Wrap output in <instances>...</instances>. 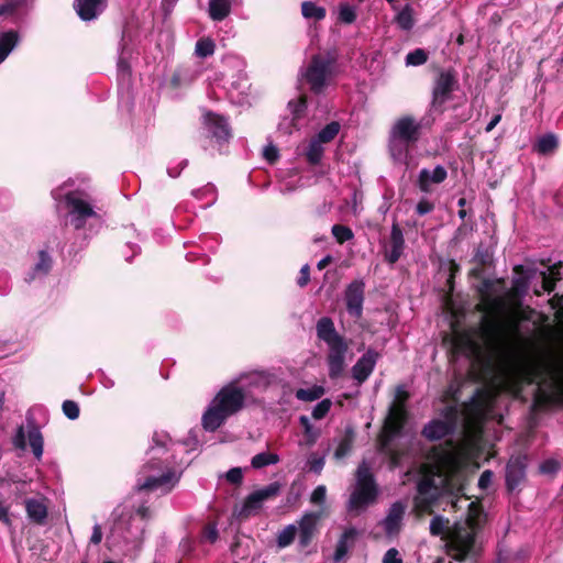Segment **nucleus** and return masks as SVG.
Instances as JSON below:
<instances>
[{
	"instance_id": "obj_32",
	"label": "nucleus",
	"mask_w": 563,
	"mask_h": 563,
	"mask_svg": "<svg viewBox=\"0 0 563 563\" xmlns=\"http://www.w3.org/2000/svg\"><path fill=\"white\" fill-rule=\"evenodd\" d=\"M27 439L34 456L40 459L43 454V435L34 423L29 424Z\"/></svg>"
},
{
	"instance_id": "obj_50",
	"label": "nucleus",
	"mask_w": 563,
	"mask_h": 563,
	"mask_svg": "<svg viewBox=\"0 0 563 563\" xmlns=\"http://www.w3.org/2000/svg\"><path fill=\"white\" fill-rule=\"evenodd\" d=\"M332 401L329 398L322 399L312 410V418L316 420L323 419L330 411Z\"/></svg>"
},
{
	"instance_id": "obj_40",
	"label": "nucleus",
	"mask_w": 563,
	"mask_h": 563,
	"mask_svg": "<svg viewBox=\"0 0 563 563\" xmlns=\"http://www.w3.org/2000/svg\"><path fill=\"white\" fill-rule=\"evenodd\" d=\"M282 487L283 486L279 482H273L267 486L255 490V493L258 498L265 503L267 500L275 499L280 494Z\"/></svg>"
},
{
	"instance_id": "obj_43",
	"label": "nucleus",
	"mask_w": 563,
	"mask_h": 563,
	"mask_svg": "<svg viewBox=\"0 0 563 563\" xmlns=\"http://www.w3.org/2000/svg\"><path fill=\"white\" fill-rule=\"evenodd\" d=\"M214 49L216 44L213 40L210 37H202L197 41L195 52L199 57L206 58L213 55Z\"/></svg>"
},
{
	"instance_id": "obj_25",
	"label": "nucleus",
	"mask_w": 563,
	"mask_h": 563,
	"mask_svg": "<svg viewBox=\"0 0 563 563\" xmlns=\"http://www.w3.org/2000/svg\"><path fill=\"white\" fill-rule=\"evenodd\" d=\"M404 515L405 506L402 503L396 501L390 506L388 514L383 521L386 534L394 536L399 532Z\"/></svg>"
},
{
	"instance_id": "obj_9",
	"label": "nucleus",
	"mask_w": 563,
	"mask_h": 563,
	"mask_svg": "<svg viewBox=\"0 0 563 563\" xmlns=\"http://www.w3.org/2000/svg\"><path fill=\"white\" fill-rule=\"evenodd\" d=\"M451 352L453 355H465L481 363L486 369H493L492 356H485L483 349L473 336L466 332L455 333L451 340Z\"/></svg>"
},
{
	"instance_id": "obj_4",
	"label": "nucleus",
	"mask_w": 563,
	"mask_h": 563,
	"mask_svg": "<svg viewBox=\"0 0 563 563\" xmlns=\"http://www.w3.org/2000/svg\"><path fill=\"white\" fill-rule=\"evenodd\" d=\"M317 338L324 342L329 352L327 354V364L329 368V377L331 379L339 378L345 367V354L349 344L343 335H341L330 317H321L316 324Z\"/></svg>"
},
{
	"instance_id": "obj_12",
	"label": "nucleus",
	"mask_w": 563,
	"mask_h": 563,
	"mask_svg": "<svg viewBox=\"0 0 563 563\" xmlns=\"http://www.w3.org/2000/svg\"><path fill=\"white\" fill-rule=\"evenodd\" d=\"M68 183H64L52 191V196L56 201H64L65 207L69 211H93L91 196L82 189L64 191Z\"/></svg>"
},
{
	"instance_id": "obj_3",
	"label": "nucleus",
	"mask_w": 563,
	"mask_h": 563,
	"mask_svg": "<svg viewBox=\"0 0 563 563\" xmlns=\"http://www.w3.org/2000/svg\"><path fill=\"white\" fill-rule=\"evenodd\" d=\"M245 393L235 384L223 386L212 399L210 406L201 418L206 431L214 432L228 418L236 415L244 408Z\"/></svg>"
},
{
	"instance_id": "obj_51",
	"label": "nucleus",
	"mask_w": 563,
	"mask_h": 563,
	"mask_svg": "<svg viewBox=\"0 0 563 563\" xmlns=\"http://www.w3.org/2000/svg\"><path fill=\"white\" fill-rule=\"evenodd\" d=\"M299 422L305 430V435L307 437V443L310 445L314 444V442L317 441V438H318V433L313 432L309 418L307 416H301L299 418Z\"/></svg>"
},
{
	"instance_id": "obj_10",
	"label": "nucleus",
	"mask_w": 563,
	"mask_h": 563,
	"mask_svg": "<svg viewBox=\"0 0 563 563\" xmlns=\"http://www.w3.org/2000/svg\"><path fill=\"white\" fill-rule=\"evenodd\" d=\"M445 540L449 553L454 560L463 562L474 548L475 533L465 526L455 525L448 530Z\"/></svg>"
},
{
	"instance_id": "obj_14",
	"label": "nucleus",
	"mask_w": 563,
	"mask_h": 563,
	"mask_svg": "<svg viewBox=\"0 0 563 563\" xmlns=\"http://www.w3.org/2000/svg\"><path fill=\"white\" fill-rule=\"evenodd\" d=\"M365 299V283L354 279L344 290V302L347 313L355 320L363 317V303Z\"/></svg>"
},
{
	"instance_id": "obj_63",
	"label": "nucleus",
	"mask_w": 563,
	"mask_h": 563,
	"mask_svg": "<svg viewBox=\"0 0 563 563\" xmlns=\"http://www.w3.org/2000/svg\"><path fill=\"white\" fill-rule=\"evenodd\" d=\"M203 536L210 543H214L219 537V533L214 526L208 525L203 529Z\"/></svg>"
},
{
	"instance_id": "obj_2",
	"label": "nucleus",
	"mask_w": 563,
	"mask_h": 563,
	"mask_svg": "<svg viewBox=\"0 0 563 563\" xmlns=\"http://www.w3.org/2000/svg\"><path fill=\"white\" fill-rule=\"evenodd\" d=\"M430 456L434 464L423 472L417 483V496L413 498L417 515H432L434 507L444 496L451 497L456 506L457 498L463 495V484L456 473L454 454L442 445L433 446Z\"/></svg>"
},
{
	"instance_id": "obj_57",
	"label": "nucleus",
	"mask_w": 563,
	"mask_h": 563,
	"mask_svg": "<svg viewBox=\"0 0 563 563\" xmlns=\"http://www.w3.org/2000/svg\"><path fill=\"white\" fill-rule=\"evenodd\" d=\"M324 463L325 462L323 457L311 454V456L308 460L309 471L316 474H320L323 470Z\"/></svg>"
},
{
	"instance_id": "obj_56",
	"label": "nucleus",
	"mask_w": 563,
	"mask_h": 563,
	"mask_svg": "<svg viewBox=\"0 0 563 563\" xmlns=\"http://www.w3.org/2000/svg\"><path fill=\"white\" fill-rule=\"evenodd\" d=\"M325 497H327L325 486L319 485L313 489V492L310 496V501L316 505H322L325 501Z\"/></svg>"
},
{
	"instance_id": "obj_41",
	"label": "nucleus",
	"mask_w": 563,
	"mask_h": 563,
	"mask_svg": "<svg viewBox=\"0 0 563 563\" xmlns=\"http://www.w3.org/2000/svg\"><path fill=\"white\" fill-rule=\"evenodd\" d=\"M429 59V53L424 48H416L406 55V66H421Z\"/></svg>"
},
{
	"instance_id": "obj_13",
	"label": "nucleus",
	"mask_w": 563,
	"mask_h": 563,
	"mask_svg": "<svg viewBox=\"0 0 563 563\" xmlns=\"http://www.w3.org/2000/svg\"><path fill=\"white\" fill-rule=\"evenodd\" d=\"M422 125L411 115L399 118L391 129V136L407 146L415 145L421 137Z\"/></svg>"
},
{
	"instance_id": "obj_30",
	"label": "nucleus",
	"mask_w": 563,
	"mask_h": 563,
	"mask_svg": "<svg viewBox=\"0 0 563 563\" xmlns=\"http://www.w3.org/2000/svg\"><path fill=\"white\" fill-rule=\"evenodd\" d=\"M230 12V0H209V15L213 21L224 20Z\"/></svg>"
},
{
	"instance_id": "obj_8",
	"label": "nucleus",
	"mask_w": 563,
	"mask_h": 563,
	"mask_svg": "<svg viewBox=\"0 0 563 563\" xmlns=\"http://www.w3.org/2000/svg\"><path fill=\"white\" fill-rule=\"evenodd\" d=\"M540 373L537 372H528L525 375V380L527 384L538 383V388L533 394V400L531 405L532 411H541L549 407L550 405H562L563 406V385L559 379H555L551 386L554 388L553 391H548L541 387L542 384L545 383L544 378H541L540 382L537 378L540 376Z\"/></svg>"
},
{
	"instance_id": "obj_16",
	"label": "nucleus",
	"mask_w": 563,
	"mask_h": 563,
	"mask_svg": "<svg viewBox=\"0 0 563 563\" xmlns=\"http://www.w3.org/2000/svg\"><path fill=\"white\" fill-rule=\"evenodd\" d=\"M203 124L208 134L219 143L227 142L231 137V130L225 117L208 111L203 115Z\"/></svg>"
},
{
	"instance_id": "obj_6",
	"label": "nucleus",
	"mask_w": 563,
	"mask_h": 563,
	"mask_svg": "<svg viewBox=\"0 0 563 563\" xmlns=\"http://www.w3.org/2000/svg\"><path fill=\"white\" fill-rule=\"evenodd\" d=\"M355 487L350 494L346 509L350 514L358 516L378 499L379 488L369 465L363 461L355 472Z\"/></svg>"
},
{
	"instance_id": "obj_17",
	"label": "nucleus",
	"mask_w": 563,
	"mask_h": 563,
	"mask_svg": "<svg viewBox=\"0 0 563 563\" xmlns=\"http://www.w3.org/2000/svg\"><path fill=\"white\" fill-rule=\"evenodd\" d=\"M527 456H511L506 465V486L509 492L515 490L526 478Z\"/></svg>"
},
{
	"instance_id": "obj_37",
	"label": "nucleus",
	"mask_w": 563,
	"mask_h": 563,
	"mask_svg": "<svg viewBox=\"0 0 563 563\" xmlns=\"http://www.w3.org/2000/svg\"><path fill=\"white\" fill-rule=\"evenodd\" d=\"M322 386L314 385L311 388H299L296 390V398L301 401H314L324 395Z\"/></svg>"
},
{
	"instance_id": "obj_11",
	"label": "nucleus",
	"mask_w": 563,
	"mask_h": 563,
	"mask_svg": "<svg viewBox=\"0 0 563 563\" xmlns=\"http://www.w3.org/2000/svg\"><path fill=\"white\" fill-rule=\"evenodd\" d=\"M459 81L454 69L441 70L432 88L431 107L441 109L451 99L452 92L457 88Z\"/></svg>"
},
{
	"instance_id": "obj_15",
	"label": "nucleus",
	"mask_w": 563,
	"mask_h": 563,
	"mask_svg": "<svg viewBox=\"0 0 563 563\" xmlns=\"http://www.w3.org/2000/svg\"><path fill=\"white\" fill-rule=\"evenodd\" d=\"M178 482L176 472L173 468H168L167 472L162 473L158 476L148 475L143 483L137 484L139 492H154L162 489L168 493Z\"/></svg>"
},
{
	"instance_id": "obj_54",
	"label": "nucleus",
	"mask_w": 563,
	"mask_h": 563,
	"mask_svg": "<svg viewBox=\"0 0 563 563\" xmlns=\"http://www.w3.org/2000/svg\"><path fill=\"white\" fill-rule=\"evenodd\" d=\"M540 473L553 475L560 470V463L554 459H548L540 464Z\"/></svg>"
},
{
	"instance_id": "obj_47",
	"label": "nucleus",
	"mask_w": 563,
	"mask_h": 563,
	"mask_svg": "<svg viewBox=\"0 0 563 563\" xmlns=\"http://www.w3.org/2000/svg\"><path fill=\"white\" fill-rule=\"evenodd\" d=\"M332 234L336 242L340 244H343L353 238L352 230L349 227L342 224H334L332 227Z\"/></svg>"
},
{
	"instance_id": "obj_49",
	"label": "nucleus",
	"mask_w": 563,
	"mask_h": 563,
	"mask_svg": "<svg viewBox=\"0 0 563 563\" xmlns=\"http://www.w3.org/2000/svg\"><path fill=\"white\" fill-rule=\"evenodd\" d=\"M63 413L70 420H76L80 415L79 406L74 400H64L62 405Z\"/></svg>"
},
{
	"instance_id": "obj_26",
	"label": "nucleus",
	"mask_w": 563,
	"mask_h": 563,
	"mask_svg": "<svg viewBox=\"0 0 563 563\" xmlns=\"http://www.w3.org/2000/svg\"><path fill=\"white\" fill-rule=\"evenodd\" d=\"M27 517L36 525H44L47 518V507L38 499L29 498L25 500Z\"/></svg>"
},
{
	"instance_id": "obj_33",
	"label": "nucleus",
	"mask_w": 563,
	"mask_h": 563,
	"mask_svg": "<svg viewBox=\"0 0 563 563\" xmlns=\"http://www.w3.org/2000/svg\"><path fill=\"white\" fill-rule=\"evenodd\" d=\"M354 438H355V433H354L353 429L347 428L345 430L342 439L340 440L338 448L335 449L334 457L336 460H341V459L345 457L351 452V450L353 448Z\"/></svg>"
},
{
	"instance_id": "obj_59",
	"label": "nucleus",
	"mask_w": 563,
	"mask_h": 563,
	"mask_svg": "<svg viewBox=\"0 0 563 563\" xmlns=\"http://www.w3.org/2000/svg\"><path fill=\"white\" fill-rule=\"evenodd\" d=\"M383 563H404L402 559L399 556V552L397 549L391 548L386 551Z\"/></svg>"
},
{
	"instance_id": "obj_24",
	"label": "nucleus",
	"mask_w": 563,
	"mask_h": 563,
	"mask_svg": "<svg viewBox=\"0 0 563 563\" xmlns=\"http://www.w3.org/2000/svg\"><path fill=\"white\" fill-rule=\"evenodd\" d=\"M357 536L358 532L354 527L344 530L336 542L333 554V561L335 563H340L345 559L349 551L354 547Z\"/></svg>"
},
{
	"instance_id": "obj_21",
	"label": "nucleus",
	"mask_w": 563,
	"mask_h": 563,
	"mask_svg": "<svg viewBox=\"0 0 563 563\" xmlns=\"http://www.w3.org/2000/svg\"><path fill=\"white\" fill-rule=\"evenodd\" d=\"M108 0H74V10L82 21L97 19L107 8Z\"/></svg>"
},
{
	"instance_id": "obj_18",
	"label": "nucleus",
	"mask_w": 563,
	"mask_h": 563,
	"mask_svg": "<svg viewBox=\"0 0 563 563\" xmlns=\"http://www.w3.org/2000/svg\"><path fill=\"white\" fill-rule=\"evenodd\" d=\"M379 353L373 349H368L353 365L352 377L357 380L358 384H363L373 373Z\"/></svg>"
},
{
	"instance_id": "obj_7",
	"label": "nucleus",
	"mask_w": 563,
	"mask_h": 563,
	"mask_svg": "<svg viewBox=\"0 0 563 563\" xmlns=\"http://www.w3.org/2000/svg\"><path fill=\"white\" fill-rule=\"evenodd\" d=\"M408 420L409 411L407 408L389 406L377 439L380 451L388 450L391 442L402 434Z\"/></svg>"
},
{
	"instance_id": "obj_28",
	"label": "nucleus",
	"mask_w": 563,
	"mask_h": 563,
	"mask_svg": "<svg viewBox=\"0 0 563 563\" xmlns=\"http://www.w3.org/2000/svg\"><path fill=\"white\" fill-rule=\"evenodd\" d=\"M558 148L559 140L553 133H547L540 136L533 145V151L543 156L554 154Z\"/></svg>"
},
{
	"instance_id": "obj_64",
	"label": "nucleus",
	"mask_w": 563,
	"mask_h": 563,
	"mask_svg": "<svg viewBox=\"0 0 563 563\" xmlns=\"http://www.w3.org/2000/svg\"><path fill=\"white\" fill-rule=\"evenodd\" d=\"M492 476H493V472L487 470V471H484L481 476H479V479H478V487L479 488H487L488 485L490 484L492 482Z\"/></svg>"
},
{
	"instance_id": "obj_52",
	"label": "nucleus",
	"mask_w": 563,
	"mask_h": 563,
	"mask_svg": "<svg viewBox=\"0 0 563 563\" xmlns=\"http://www.w3.org/2000/svg\"><path fill=\"white\" fill-rule=\"evenodd\" d=\"M70 219H66L65 224L73 225L76 230L82 229L86 224L87 217L95 216L96 213H70Z\"/></svg>"
},
{
	"instance_id": "obj_27",
	"label": "nucleus",
	"mask_w": 563,
	"mask_h": 563,
	"mask_svg": "<svg viewBox=\"0 0 563 563\" xmlns=\"http://www.w3.org/2000/svg\"><path fill=\"white\" fill-rule=\"evenodd\" d=\"M263 501L258 498L255 492L247 495L243 501L242 507L236 511V516L241 520H245L260 512L263 507Z\"/></svg>"
},
{
	"instance_id": "obj_58",
	"label": "nucleus",
	"mask_w": 563,
	"mask_h": 563,
	"mask_svg": "<svg viewBox=\"0 0 563 563\" xmlns=\"http://www.w3.org/2000/svg\"><path fill=\"white\" fill-rule=\"evenodd\" d=\"M225 478L229 483L240 485L243 481V473L240 467H233L225 474Z\"/></svg>"
},
{
	"instance_id": "obj_61",
	"label": "nucleus",
	"mask_w": 563,
	"mask_h": 563,
	"mask_svg": "<svg viewBox=\"0 0 563 563\" xmlns=\"http://www.w3.org/2000/svg\"><path fill=\"white\" fill-rule=\"evenodd\" d=\"M19 3L14 0H9L2 4H0V16L10 15L15 12Z\"/></svg>"
},
{
	"instance_id": "obj_23",
	"label": "nucleus",
	"mask_w": 563,
	"mask_h": 563,
	"mask_svg": "<svg viewBox=\"0 0 563 563\" xmlns=\"http://www.w3.org/2000/svg\"><path fill=\"white\" fill-rule=\"evenodd\" d=\"M453 432V424L441 419H432L421 430V435L429 441H438Z\"/></svg>"
},
{
	"instance_id": "obj_5",
	"label": "nucleus",
	"mask_w": 563,
	"mask_h": 563,
	"mask_svg": "<svg viewBox=\"0 0 563 563\" xmlns=\"http://www.w3.org/2000/svg\"><path fill=\"white\" fill-rule=\"evenodd\" d=\"M339 54L336 49L313 54L302 73V78L309 86L311 93L322 95L335 76Z\"/></svg>"
},
{
	"instance_id": "obj_34",
	"label": "nucleus",
	"mask_w": 563,
	"mask_h": 563,
	"mask_svg": "<svg viewBox=\"0 0 563 563\" xmlns=\"http://www.w3.org/2000/svg\"><path fill=\"white\" fill-rule=\"evenodd\" d=\"M301 14L306 19L321 21L325 18L327 11L323 7L317 5L312 1H305L301 3Z\"/></svg>"
},
{
	"instance_id": "obj_29",
	"label": "nucleus",
	"mask_w": 563,
	"mask_h": 563,
	"mask_svg": "<svg viewBox=\"0 0 563 563\" xmlns=\"http://www.w3.org/2000/svg\"><path fill=\"white\" fill-rule=\"evenodd\" d=\"M324 154L323 144L316 140L313 136L310 139L308 145L302 152L307 163L311 166H317L321 163Z\"/></svg>"
},
{
	"instance_id": "obj_53",
	"label": "nucleus",
	"mask_w": 563,
	"mask_h": 563,
	"mask_svg": "<svg viewBox=\"0 0 563 563\" xmlns=\"http://www.w3.org/2000/svg\"><path fill=\"white\" fill-rule=\"evenodd\" d=\"M409 398L410 395L404 387H397L395 399L390 406H396L397 408H407V401Z\"/></svg>"
},
{
	"instance_id": "obj_46",
	"label": "nucleus",
	"mask_w": 563,
	"mask_h": 563,
	"mask_svg": "<svg viewBox=\"0 0 563 563\" xmlns=\"http://www.w3.org/2000/svg\"><path fill=\"white\" fill-rule=\"evenodd\" d=\"M473 261L478 265V266H482V268H486L487 266H489L493 262V255L492 253L488 251V249H485L483 247L482 245H479L477 249H476V252H475V255H474V258Z\"/></svg>"
},
{
	"instance_id": "obj_1",
	"label": "nucleus",
	"mask_w": 563,
	"mask_h": 563,
	"mask_svg": "<svg viewBox=\"0 0 563 563\" xmlns=\"http://www.w3.org/2000/svg\"><path fill=\"white\" fill-rule=\"evenodd\" d=\"M505 288L504 278H483L477 288L479 302L476 310L482 312L478 336L492 353H497L511 332L518 330L519 320L509 309V302L523 295L528 288L526 278H516L512 287L504 296H494L493 292Z\"/></svg>"
},
{
	"instance_id": "obj_35",
	"label": "nucleus",
	"mask_w": 563,
	"mask_h": 563,
	"mask_svg": "<svg viewBox=\"0 0 563 563\" xmlns=\"http://www.w3.org/2000/svg\"><path fill=\"white\" fill-rule=\"evenodd\" d=\"M340 132V124L336 121H332L328 123L324 128H322L313 137L318 140L320 143H329L335 139V136Z\"/></svg>"
},
{
	"instance_id": "obj_45",
	"label": "nucleus",
	"mask_w": 563,
	"mask_h": 563,
	"mask_svg": "<svg viewBox=\"0 0 563 563\" xmlns=\"http://www.w3.org/2000/svg\"><path fill=\"white\" fill-rule=\"evenodd\" d=\"M52 257L49 256V254L42 250L38 252V262L35 264L34 266V273L35 274H41V275H46L49 273L51 268H52Z\"/></svg>"
},
{
	"instance_id": "obj_39",
	"label": "nucleus",
	"mask_w": 563,
	"mask_h": 563,
	"mask_svg": "<svg viewBox=\"0 0 563 563\" xmlns=\"http://www.w3.org/2000/svg\"><path fill=\"white\" fill-rule=\"evenodd\" d=\"M298 529L295 525L286 526L277 536V545L280 549L289 547L296 538Z\"/></svg>"
},
{
	"instance_id": "obj_48",
	"label": "nucleus",
	"mask_w": 563,
	"mask_h": 563,
	"mask_svg": "<svg viewBox=\"0 0 563 563\" xmlns=\"http://www.w3.org/2000/svg\"><path fill=\"white\" fill-rule=\"evenodd\" d=\"M339 20L345 24H352L356 20V12L349 3L340 5Z\"/></svg>"
},
{
	"instance_id": "obj_36",
	"label": "nucleus",
	"mask_w": 563,
	"mask_h": 563,
	"mask_svg": "<svg viewBox=\"0 0 563 563\" xmlns=\"http://www.w3.org/2000/svg\"><path fill=\"white\" fill-rule=\"evenodd\" d=\"M279 462V456L276 453L272 452H261L254 455L251 460V465L253 468H263L267 465L276 464Z\"/></svg>"
},
{
	"instance_id": "obj_31",
	"label": "nucleus",
	"mask_w": 563,
	"mask_h": 563,
	"mask_svg": "<svg viewBox=\"0 0 563 563\" xmlns=\"http://www.w3.org/2000/svg\"><path fill=\"white\" fill-rule=\"evenodd\" d=\"M19 41L16 31L10 30L0 33V63L3 62Z\"/></svg>"
},
{
	"instance_id": "obj_38",
	"label": "nucleus",
	"mask_w": 563,
	"mask_h": 563,
	"mask_svg": "<svg viewBox=\"0 0 563 563\" xmlns=\"http://www.w3.org/2000/svg\"><path fill=\"white\" fill-rule=\"evenodd\" d=\"M412 8L406 4L404 9L397 14L396 22L404 31H410L413 27L415 20L412 15Z\"/></svg>"
},
{
	"instance_id": "obj_60",
	"label": "nucleus",
	"mask_w": 563,
	"mask_h": 563,
	"mask_svg": "<svg viewBox=\"0 0 563 563\" xmlns=\"http://www.w3.org/2000/svg\"><path fill=\"white\" fill-rule=\"evenodd\" d=\"M299 277L297 279V284L299 287H306L310 282V267L308 264L303 265L300 269Z\"/></svg>"
},
{
	"instance_id": "obj_20",
	"label": "nucleus",
	"mask_w": 563,
	"mask_h": 563,
	"mask_svg": "<svg viewBox=\"0 0 563 563\" xmlns=\"http://www.w3.org/2000/svg\"><path fill=\"white\" fill-rule=\"evenodd\" d=\"M446 177L448 172L441 165L435 166L433 170L422 168L418 175L417 187L422 192L428 194L433 191V187L435 185L442 184L446 179Z\"/></svg>"
},
{
	"instance_id": "obj_22",
	"label": "nucleus",
	"mask_w": 563,
	"mask_h": 563,
	"mask_svg": "<svg viewBox=\"0 0 563 563\" xmlns=\"http://www.w3.org/2000/svg\"><path fill=\"white\" fill-rule=\"evenodd\" d=\"M388 244L389 251L386 253L385 258L389 264H395L399 261L405 250V239L402 230L396 218H394L393 220Z\"/></svg>"
},
{
	"instance_id": "obj_62",
	"label": "nucleus",
	"mask_w": 563,
	"mask_h": 563,
	"mask_svg": "<svg viewBox=\"0 0 563 563\" xmlns=\"http://www.w3.org/2000/svg\"><path fill=\"white\" fill-rule=\"evenodd\" d=\"M558 280L559 279H556V277L553 278V277L547 275V273H544V272L542 273V288L547 292H551L554 290Z\"/></svg>"
},
{
	"instance_id": "obj_55",
	"label": "nucleus",
	"mask_w": 563,
	"mask_h": 563,
	"mask_svg": "<svg viewBox=\"0 0 563 563\" xmlns=\"http://www.w3.org/2000/svg\"><path fill=\"white\" fill-rule=\"evenodd\" d=\"M263 157L266 159L268 164L273 165L279 158V151L275 145L268 144L267 146L264 147Z\"/></svg>"
},
{
	"instance_id": "obj_44",
	"label": "nucleus",
	"mask_w": 563,
	"mask_h": 563,
	"mask_svg": "<svg viewBox=\"0 0 563 563\" xmlns=\"http://www.w3.org/2000/svg\"><path fill=\"white\" fill-rule=\"evenodd\" d=\"M449 519H444L441 516H434L430 522V533L434 537H446L448 530H451L449 525Z\"/></svg>"
},
{
	"instance_id": "obj_19",
	"label": "nucleus",
	"mask_w": 563,
	"mask_h": 563,
	"mask_svg": "<svg viewBox=\"0 0 563 563\" xmlns=\"http://www.w3.org/2000/svg\"><path fill=\"white\" fill-rule=\"evenodd\" d=\"M321 519V512H306L298 521L299 544L307 548L317 533L318 521Z\"/></svg>"
},
{
	"instance_id": "obj_42",
	"label": "nucleus",
	"mask_w": 563,
	"mask_h": 563,
	"mask_svg": "<svg viewBox=\"0 0 563 563\" xmlns=\"http://www.w3.org/2000/svg\"><path fill=\"white\" fill-rule=\"evenodd\" d=\"M308 98L306 95L299 96L297 99H292L288 102V108L290 109L294 119H301L307 110Z\"/></svg>"
}]
</instances>
